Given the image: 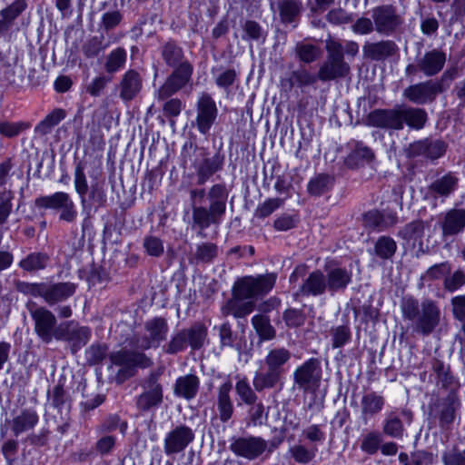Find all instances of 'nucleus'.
I'll return each mask as SVG.
<instances>
[{"label":"nucleus","mask_w":465,"mask_h":465,"mask_svg":"<svg viewBox=\"0 0 465 465\" xmlns=\"http://www.w3.org/2000/svg\"><path fill=\"white\" fill-rule=\"evenodd\" d=\"M210 206L221 215L225 214L228 193L224 184L217 183L213 185L207 193Z\"/></svg>","instance_id":"nucleus-36"},{"label":"nucleus","mask_w":465,"mask_h":465,"mask_svg":"<svg viewBox=\"0 0 465 465\" xmlns=\"http://www.w3.org/2000/svg\"><path fill=\"white\" fill-rule=\"evenodd\" d=\"M276 282V275L267 273L262 275L245 276L237 280L232 288V295L236 298H252L268 293Z\"/></svg>","instance_id":"nucleus-4"},{"label":"nucleus","mask_w":465,"mask_h":465,"mask_svg":"<svg viewBox=\"0 0 465 465\" xmlns=\"http://www.w3.org/2000/svg\"><path fill=\"white\" fill-rule=\"evenodd\" d=\"M193 72V67L188 61L174 67V70L156 92V98L161 101L166 100L183 89L190 82Z\"/></svg>","instance_id":"nucleus-9"},{"label":"nucleus","mask_w":465,"mask_h":465,"mask_svg":"<svg viewBox=\"0 0 465 465\" xmlns=\"http://www.w3.org/2000/svg\"><path fill=\"white\" fill-rule=\"evenodd\" d=\"M161 55L165 64L170 67H177L184 60L183 48L174 41H168L161 47Z\"/></svg>","instance_id":"nucleus-37"},{"label":"nucleus","mask_w":465,"mask_h":465,"mask_svg":"<svg viewBox=\"0 0 465 465\" xmlns=\"http://www.w3.org/2000/svg\"><path fill=\"white\" fill-rule=\"evenodd\" d=\"M127 53L124 48L117 47L105 57L104 69L108 74H114L124 67Z\"/></svg>","instance_id":"nucleus-40"},{"label":"nucleus","mask_w":465,"mask_h":465,"mask_svg":"<svg viewBox=\"0 0 465 465\" xmlns=\"http://www.w3.org/2000/svg\"><path fill=\"white\" fill-rule=\"evenodd\" d=\"M26 8V3L25 0H15L6 8L1 11L3 21L10 25L16 17H18Z\"/></svg>","instance_id":"nucleus-59"},{"label":"nucleus","mask_w":465,"mask_h":465,"mask_svg":"<svg viewBox=\"0 0 465 465\" xmlns=\"http://www.w3.org/2000/svg\"><path fill=\"white\" fill-rule=\"evenodd\" d=\"M397 243L390 236H381L374 245L375 254L381 259H391L396 252Z\"/></svg>","instance_id":"nucleus-48"},{"label":"nucleus","mask_w":465,"mask_h":465,"mask_svg":"<svg viewBox=\"0 0 465 465\" xmlns=\"http://www.w3.org/2000/svg\"><path fill=\"white\" fill-rule=\"evenodd\" d=\"M30 126L31 124L26 122L2 121L0 122V134L7 138H13L29 129Z\"/></svg>","instance_id":"nucleus-54"},{"label":"nucleus","mask_w":465,"mask_h":465,"mask_svg":"<svg viewBox=\"0 0 465 465\" xmlns=\"http://www.w3.org/2000/svg\"><path fill=\"white\" fill-rule=\"evenodd\" d=\"M385 405V399L382 395L371 391L364 394L361 400V417L367 422L371 418L381 412Z\"/></svg>","instance_id":"nucleus-30"},{"label":"nucleus","mask_w":465,"mask_h":465,"mask_svg":"<svg viewBox=\"0 0 465 465\" xmlns=\"http://www.w3.org/2000/svg\"><path fill=\"white\" fill-rule=\"evenodd\" d=\"M440 309L432 300H424L420 304V312L415 322L416 331L429 335L440 322Z\"/></svg>","instance_id":"nucleus-17"},{"label":"nucleus","mask_w":465,"mask_h":465,"mask_svg":"<svg viewBox=\"0 0 465 465\" xmlns=\"http://www.w3.org/2000/svg\"><path fill=\"white\" fill-rule=\"evenodd\" d=\"M332 347L341 348L351 340V330L348 325H341L332 328Z\"/></svg>","instance_id":"nucleus-61"},{"label":"nucleus","mask_w":465,"mask_h":465,"mask_svg":"<svg viewBox=\"0 0 465 465\" xmlns=\"http://www.w3.org/2000/svg\"><path fill=\"white\" fill-rule=\"evenodd\" d=\"M326 60L320 66L317 77L322 82L343 79L351 74V66L345 61L342 44L335 39L326 40Z\"/></svg>","instance_id":"nucleus-2"},{"label":"nucleus","mask_w":465,"mask_h":465,"mask_svg":"<svg viewBox=\"0 0 465 465\" xmlns=\"http://www.w3.org/2000/svg\"><path fill=\"white\" fill-rule=\"evenodd\" d=\"M279 13L282 23H292L299 17L302 4L298 0H280Z\"/></svg>","instance_id":"nucleus-41"},{"label":"nucleus","mask_w":465,"mask_h":465,"mask_svg":"<svg viewBox=\"0 0 465 465\" xmlns=\"http://www.w3.org/2000/svg\"><path fill=\"white\" fill-rule=\"evenodd\" d=\"M401 107L397 109H376L367 116V124L371 126L401 130L402 124Z\"/></svg>","instance_id":"nucleus-18"},{"label":"nucleus","mask_w":465,"mask_h":465,"mask_svg":"<svg viewBox=\"0 0 465 465\" xmlns=\"http://www.w3.org/2000/svg\"><path fill=\"white\" fill-rule=\"evenodd\" d=\"M443 465H464L465 451H460L457 447L442 453Z\"/></svg>","instance_id":"nucleus-64"},{"label":"nucleus","mask_w":465,"mask_h":465,"mask_svg":"<svg viewBox=\"0 0 465 465\" xmlns=\"http://www.w3.org/2000/svg\"><path fill=\"white\" fill-rule=\"evenodd\" d=\"M401 114L402 124L413 129H421L427 120V113L421 108L401 107Z\"/></svg>","instance_id":"nucleus-38"},{"label":"nucleus","mask_w":465,"mask_h":465,"mask_svg":"<svg viewBox=\"0 0 465 465\" xmlns=\"http://www.w3.org/2000/svg\"><path fill=\"white\" fill-rule=\"evenodd\" d=\"M425 223L420 220L412 221L404 225L399 232L398 236L413 247L417 243H422L424 236Z\"/></svg>","instance_id":"nucleus-34"},{"label":"nucleus","mask_w":465,"mask_h":465,"mask_svg":"<svg viewBox=\"0 0 465 465\" xmlns=\"http://www.w3.org/2000/svg\"><path fill=\"white\" fill-rule=\"evenodd\" d=\"M283 200L280 198H270L263 202L255 211V216L265 218L271 215L275 210L282 206Z\"/></svg>","instance_id":"nucleus-63"},{"label":"nucleus","mask_w":465,"mask_h":465,"mask_svg":"<svg viewBox=\"0 0 465 465\" xmlns=\"http://www.w3.org/2000/svg\"><path fill=\"white\" fill-rule=\"evenodd\" d=\"M457 397L450 392L442 403V409L440 413V424L442 428H448L455 420Z\"/></svg>","instance_id":"nucleus-47"},{"label":"nucleus","mask_w":465,"mask_h":465,"mask_svg":"<svg viewBox=\"0 0 465 465\" xmlns=\"http://www.w3.org/2000/svg\"><path fill=\"white\" fill-rule=\"evenodd\" d=\"M90 201L96 204L97 207H102L106 203V193L104 190V180L94 179L89 190Z\"/></svg>","instance_id":"nucleus-53"},{"label":"nucleus","mask_w":465,"mask_h":465,"mask_svg":"<svg viewBox=\"0 0 465 465\" xmlns=\"http://www.w3.org/2000/svg\"><path fill=\"white\" fill-rule=\"evenodd\" d=\"M188 340V344L193 350L202 348L207 338V328L200 322H196L189 329H184Z\"/></svg>","instance_id":"nucleus-44"},{"label":"nucleus","mask_w":465,"mask_h":465,"mask_svg":"<svg viewBox=\"0 0 465 465\" xmlns=\"http://www.w3.org/2000/svg\"><path fill=\"white\" fill-rule=\"evenodd\" d=\"M333 179L328 174H319L312 179L308 184V191L311 194L321 195L331 189Z\"/></svg>","instance_id":"nucleus-52"},{"label":"nucleus","mask_w":465,"mask_h":465,"mask_svg":"<svg viewBox=\"0 0 465 465\" xmlns=\"http://www.w3.org/2000/svg\"><path fill=\"white\" fill-rule=\"evenodd\" d=\"M199 386L200 379L196 375L186 374L176 380L173 392L176 396L190 401L197 395Z\"/></svg>","instance_id":"nucleus-29"},{"label":"nucleus","mask_w":465,"mask_h":465,"mask_svg":"<svg viewBox=\"0 0 465 465\" xmlns=\"http://www.w3.org/2000/svg\"><path fill=\"white\" fill-rule=\"evenodd\" d=\"M192 212L193 226L201 231L207 229L211 224H219L223 217L211 207L192 204Z\"/></svg>","instance_id":"nucleus-28"},{"label":"nucleus","mask_w":465,"mask_h":465,"mask_svg":"<svg viewBox=\"0 0 465 465\" xmlns=\"http://www.w3.org/2000/svg\"><path fill=\"white\" fill-rule=\"evenodd\" d=\"M319 78L317 75L311 74L306 69H299L293 71L290 76L291 85H298L299 87L308 86L314 84Z\"/></svg>","instance_id":"nucleus-56"},{"label":"nucleus","mask_w":465,"mask_h":465,"mask_svg":"<svg viewBox=\"0 0 465 465\" xmlns=\"http://www.w3.org/2000/svg\"><path fill=\"white\" fill-rule=\"evenodd\" d=\"M307 272V266L300 264L295 267L292 273L290 275V282L292 283L298 282L300 278L303 281L295 293L296 296H321L328 291L326 286L325 273L321 270H314L304 278Z\"/></svg>","instance_id":"nucleus-5"},{"label":"nucleus","mask_w":465,"mask_h":465,"mask_svg":"<svg viewBox=\"0 0 465 465\" xmlns=\"http://www.w3.org/2000/svg\"><path fill=\"white\" fill-rule=\"evenodd\" d=\"M445 63L446 54L441 50L432 49L417 58L414 64H408L405 74L407 76H414L418 73L428 77L434 76L443 69Z\"/></svg>","instance_id":"nucleus-8"},{"label":"nucleus","mask_w":465,"mask_h":465,"mask_svg":"<svg viewBox=\"0 0 465 465\" xmlns=\"http://www.w3.org/2000/svg\"><path fill=\"white\" fill-rule=\"evenodd\" d=\"M194 440L193 430L183 424L168 431L163 440V450L167 456L183 451Z\"/></svg>","instance_id":"nucleus-16"},{"label":"nucleus","mask_w":465,"mask_h":465,"mask_svg":"<svg viewBox=\"0 0 465 465\" xmlns=\"http://www.w3.org/2000/svg\"><path fill=\"white\" fill-rule=\"evenodd\" d=\"M255 308V303L246 298H232L222 308L224 316L232 314L235 318H242L250 314Z\"/></svg>","instance_id":"nucleus-31"},{"label":"nucleus","mask_w":465,"mask_h":465,"mask_svg":"<svg viewBox=\"0 0 465 465\" xmlns=\"http://www.w3.org/2000/svg\"><path fill=\"white\" fill-rule=\"evenodd\" d=\"M447 149V145L440 140H420L411 143L408 148V155L411 157L424 156L430 160L441 157Z\"/></svg>","instance_id":"nucleus-20"},{"label":"nucleus","mask_w":465,"mask_h":465,"mask_svg":"<svg viewBox=\"0 0 465 465\" xmlns=\"http://www.w3.org/2000/svg\"><path fill=\"white\" fill-rule=\"evenodd\" d=\"M375 31L383 35L394 34L402 25L403 20L392 5H382L371 10Z\"/></svg>","instance_id":"nucleus-11"},{"label":"nucleus","mask_w":465,"mask_h":465,"mask_svg":"<svg viewBox=\"0 0 465 465\" xmlns=\"http://www.w3.org/2000/svg\"><path fill=\"white\" fill-rule=\"evenodd\" d=\"M296 54L304 63H312L320 56V49L311 44L299 43L296 45Z\"/></svg>","instance_id":"nucleus-58"},{"label":"nucleus","mask_w":465,"mask_h":465,"mask_svg":"<svg viewBox=\"0 0 465 465\" xmlns=\"http://www.w3.org/2000/svg\"><path fill=\"white\" fill-rule=\"evenodd\" d=\"M74 189L79 194L81 203L84 207L86 203V193L88 191L87 179L84 173V168L82 163H78L74 169Z\"/></svg>","instance_id":"nucleus-49"},{"label":"nucleus","mask_w":465,"mask_h":465,"mask_svg":"<svg viewBox=\"0 0 465 465\" xmlns=\"http://www.w3.org/2000/svg\"><path fill=\"white\" fill-rule=\"evenodd\" d=\"M292 358L291 351L284 347H275L268 351L264 358V372H258L253 378V387L261 391L266 388H273L281 381L284 373V366Z\"/></svg>","instance_id":"nucleus-1"},{"label":"nucleus","mask_w":465,"mask_h":465,"mask_svg":"<svg viewBox=\"0 0 465 465\" xmlns=\"http://www.w3.org/2000/svg\"><path fill=\"white\" fill-rule=\"evenodd\" d=\"M373 158L374 153L371 149L358 143L355 149L347 156L345 162L350 167H354L364 162H371Z\"/></svg>","instance_id":"nucleus-46"},{"label":"nucleus","mask_w":465,"mask_h":465,"mask_svg":"<svg viewBox=\"0 0 465 465\" xmlns=\"http://www.w3.org/2000/svg\"><path fill=\"white\" fill-rule=\"evenodd\" d=\"M325 272L326 286L331 293L345 290L351 282L352 272L346 268L330 266Z\"/></svg>","instance_id":"nucleus-26"},{"label":"nucleus","mask_w":465,"mask_h":465,"mask_svg":"<svg viewBox=\"0 0 465 465\" xmlns=\"http://www.w3.org/2000/svg\"><path fill=\"white\" fill-rule=\"evenodd\" d=\"M76 284L71 282L44 284L43 299L50 306L63 302L72 297L76 291Z\"/></svg>","instance_id":"nucleus-21"},{"label":"nucleus","mask_w":465,"mask_h":465,"mask_svg":"<svg viewBox=\"0 0 465 465\" xmlns=\"http://www.w3.org/2000/svg\"><path fill=\"white\" fill-rule=\"evenodd\" d=\"M91 331L87 327H80L73 322L60 324L58 341L73 342L74 346L81 347L89 341Z\"/></svg>","instance_id":"nucleus-24"},{"label":"nucleus","mask_w":465,"mask_h":465,"mask_svg":"<svg viewBox=\"0 0 465 465\" xmlns=\"http://www.w3.org/2000/svg\"><path fill=\"white\" fill-rule=\"evenodd\" d=\"M143 392L137 396L135 406L142 412H147L160 406L163 401V386L155 374L151 373L143 383Z\"/></svg>","instance_id":"nucleus-13"},{"label":"nucleus","mask_w":465,"mask_h":465,"mask_svg":"<svg viewBox=\"0 0 465 465\" xmlns=\"http://www.w3.org/2000/svg\"><path fill=\"white\" fill-rule=\"evenodd\" d=\"M465 228V209H451L445 213L441 230L443 236H452L461 232Z\"/></svg>","instance_id":"nucleus-27"},{"label":"nucleus","mask_w":465,"mask_h":465,"mask_svg":"<svg viewBox=\"0 0 465 465\" xmlns=\"http://www.w3.org/2000/svg\"><path fill=\"white\" fill-rule=\"evenodd\" d=\"M192 165L197 175V184H204L215 173L222 170L224 156L219 153L211 155L207 149L195 147L192 158Z\"/></svg>","instance_id":"nucleus-6"},{"label":"nucleus","mask_w":465,"mask_h":465,"mask_svg":"<svg viewBox=\"0 0 465 465\" xmlns=\"http://www.w3.org/2000/svg\"><path fill=\"white\" fill-rule=\"evenodd\" d=\"M188 344L185 330H182L174 334L169 341L165 352L168 354H175L183 351Z\"/></svg>","instance_id":"nucleus-60"},{"label":"nucleus","mask_w":465,"mask_h":465,"mask_svg":"<svg viewBox=\"0 0 465 465\" xmlns=\"http://www.w3.org/2000/svg\"><path fill=\"white\" fill-rule=\"evenodd\" d=\"M382 441L381 434L378 431H369L366 433L361 442V449L370 455L375 454L380 449Z\"/></svg>","instance_id":"nucleus-55"},{"label":"nucleus","mask_w":465,"mask_h":465,"mask_svg":"<svg viewBox=\"0 0 465 465\" xmlns=\"http://www.w3.org/2000/svg\"><path fill=\"white\" fill-rule=\"evenodd\" d=\"M294 383L304 391H315L321 384V361L311 358L297 367L293 372Z\"/></svg>","instance_id":"nucleus-10"},{"label":"nucleus","mask_w":465,"mask_h":465,"mask_svg":"<svg viewBox=\"0 0 465 465\" xmlns=\"http://www.w3.org/2000/svg\"><path fill=\"white\" fill-rule=\"evenodd\" d=\"M458 185V178L451 173L435 180L429 186V192L435 196L448 197Z\"/></svg>","instance_id":"nucleus-35"},{"label":"nucleus","mask_w":465,"mask_h":465,"mask_svg":"<svg viewBox=\"0 0 465 465\" xmlns=\"http://www.w3.org/2000/svg\"><path fill=\"white\" fill-rule=\"evenodd\" d=\"M232 389L231 381H226L219 387L217 408L219 417L223 422L228 421L232 415L233 406L230 398V391Z\"/></svg>","instance_id":"nucleus-32"},{"label":"nucleus","mask_w":465,"mask_h":465,"mask_svg":"<svg viewBox=\"0 0 465 465\" xmlns=\"http://www.w3.org/2000/svg\"><path fill=\"white\" fill-rule=\"evenodd\" d=\"M111 80V77L104 74L96 76L85 86V90L93 97L100 96Z\"/></svg>","instance_id":"nucleus-62"},{"label":"nucleus","mask_w":465,"mask_h":465,"mask_svg":"<svg viewBox=\"0 0 465 465\" xmlns=\"http://www.w3.org/2000/svg\"><path fill=\"white\" fill-rule=\"evenodd\" d=\"M399 217L395 212H380L377 210L370 211L363 216L364 226L382 232L396 225Z\"/></svg>","instance_id":"nucleus-23"},{"label":"nucleus","mask_w":465,"mask_h":465,"mask_svg":"<svg viewBox=\"0 0 465 465\" xmlns=\"http://www.w3.org/2000/svg\"><path fill=\"white\" fill-rule=\"evenodd\" d=\"M31 316L35 322V331L44 342L58 341L60 324H57V320L52 312L45 307H39L31 312Z\"/></svg>","instance_id":"nucleus-12"},{"label":"nucleus","mask_w":465,"mask_h":465,"mask_svg":"<svg viewBox=\"0 0 465 465\" xmlns=\"http://www.w3.org/2000/svg\"><path fill=\"white\" fill-rule=\"evenodd\" d=\"M39 417L35 411L25 409L11 421V428L15 436L32 430L38 422Z\"/></svg>","instance_id":"nucleus-33"},{"label":"nucleus","mask_w":465,"mask_h":465,"mask_svg":"<svg viewBox=\"0 0 465 465\" xmlns=\"http://www.w3.org/2000/svg\"><path fill=\"white\" fill-rule=\"evenodd\" d=\"M49 256L44 252H32L19 262V266L26 272L39 271L45 268Z\"/></svg>","instance_id":"nucleus-45"},{"label":"nucleus","mask_w":465,"mask_h":465,"mask_svg":"<svg viewBox=\"0 0 465 465\" xmlns=\"http://www.w3.org/2000/svg\"><path fill=\"white\" fill-rule=\"evenodd\" d=\"M143 77L134 69L127 70L118 84L119 97L124 102L134 100L142 91Z\"/></svg>","instance_id":"nucleus-22"},{"label":"nucleus","mask_w":465,"mask_h":465,"mask_svg":"<svg viewBox=\"0 0 465 465\" xmlns=\"http://www.w3.org/2000/svg\"><path fill=\"white\" fill-rule=\"evenodd\" d=\"M465 285V272L462 269H457L448 274L442 282V287L447 292H455Z\"/></svg>","instance_id":"nucleus-50"},{"label":"nucleus","mask_w":465,"mask_h":465,"mask_svg":"<svg viewBox=\"0 0 465 465\" xmlns=\"http://www.w3.org/2000/svg\"><path fill=\"white\" fill-rule=\"evenodd\" d=\"M252 324L262 341H270L275 338L276 331L271 324L270 318L263 314H257L252 318Z\"/></svg>","instance_id":"nucleus-39"},{"label":"nucleus","mask_w":465,"mask_h":465,"mask_svg":"<svg viewBox=\"0 0 465 465\" xmlns=\"http://www.w3.org/2000/svg\"><path fill=\"white\" fill-rule=\"evenodd\" d=\"M454 78L455 74L445 72L440 81H425L410 85L403 91V96L416 104H426L435 101L437 95L444 92L442 81L445 77Z\"/></svg>","instance_id":"nucleus-7"},{"label":"nucleus","mask_w":465,"mask_h":465,"mask_svg":"<svg viewBox=\"0 0 465 465\" xmlns=\"http://www.w3.org/2000/svg\"><path fill=\"white\" fill-rule=\"evenodd\" d=\"M68 196L69 194L64 192H56L50 195L39 196L35 200V206L38 209L59 210L60 207H63Z\"/></svg>","instance_id":"nucleus-43"},{"label":"nucleus","mask_w":465,"mask_h":465,"mask_svg":"<svg viewBox=\"0 0 465 465\" xmlns=\"http://www.w3.org/2000/svg\"><path fill=\"white\" fill-rule=\"evenodd\" d=\"M64 117L65 113L63 109H54L35 127V133L41 136L46 135L51 133L52 129Z\"/></svg>","instance_id":"nucleus-42"},{"label":"nucleus","mask_w":465,"mask_h":465,"mask_svg":"<svg viewBox=\"0 0 465 465\" xmlns=\"http://www.w3.org/2000/svg\"><path fill=\"white\" fill-rule=\"evenodd\" d=\"M451 272V264L449 262H442L431 265L425 272V277L430 281L445 279Z\"/></svg>","instance_id":"nucleus-57"},{"label":"nucleus","mask_w":465,"mask_h":465,"mask_svg":"<svg viewBox=\"0 0 465 465\" xmlns=\"http://www.w3.org/2000/svg\"><path fill=\"white\" fill-rule=\"evenodd\" d=\"M112 363L119 367L115 379L118 383H123L126 380L136 374V369H145L153 365L151 358L143 352L128 350H120L112 352L110 355Z\"/></svg>","instance_id":"nucleus-3"},{"label":"nucleus","mask_w":465,"mask_h":465,"mask_svg":"<svg viewBox=\"0 0 465 465\" xmlns=\"http://www.w3.org/2000/svg\"><path fill=\"white\" fill-rule=\"evenodd\" d=\"M398 51L396 44L391 40H382L376 43L366 42L362 46L363 56L372 61H382Z\"/></svg>","instance_id":"nucleus-25"},{"label":"nucleus","mask_w":465,"mask_h":465,"mask_svg":"<svg viewBox=\"0 0 465 465\" xmlns=\"http://www.w3.org/2000/svg\"><path fill=\"white\" fill-rule=\"evenodd\" d=\"M218 115L215 101L207 93H202L196 102V127L202 134L209 133Z\"/></svg>","instance_id":"nucleus-14"},{"label":"nucleus","mask_w":465,"mask_h":465,"mask_svg":"<svg viewBox=\"0 0 465 465\" xmlns=\"http://www.w3.org/2000/svg\"><path fill=\"white\" fill-rule=\"evenodd\" d=\"M169 331L165 319L155 317L144 323V333L138 340V345L143 350L157 348L163 341Z\"/></svg>","instance_id":"nucleus-15"},{"label":"nucleus","mask_w":465,"mask_h":465,"mask_svg":"<svg viewBox=\"0 0 465 465\" xmlns=\"http://www.w3.org/2000/svg\"><path fill=\"white\" fill-rule=\"evenodd\" d=\"M266 448V441L259 437L238 438L230 447L236 455L248 460L256 459L265 451Z\"/></svg>","instance_id":"nucleus-19"},{"label":"nucleus","mask_w":465,"mask_h":465,"mask_svg":"<svg viewBox=\"0 0 465 465\" xmlns=\"http://www.w3.org/2000/svg\"><path fill=\"white\" fill-rule=\"evenodd\" d=\"M382 429L383 432L390 437L395 439H401L403 437V424L394 413H390L386 417Z\"/></svg>","instance_id":"nucleus-51"}]
</instances>
